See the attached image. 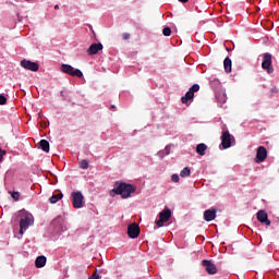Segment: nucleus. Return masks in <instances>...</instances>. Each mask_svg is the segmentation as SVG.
<instances>
[{
  "mask_svg": "<svg viewBox=\"0 0 279 279\" xmlns=\"http://www.w3.org/2000/svg\"><path fill=\"white\" fill-rule=\"evenodd\" d=\"M223 66H225L226 73H232V60L230 59V57H227L225 59Z\"/></svg>",
  "mask_w": 279,
  "mask_h": 279,
  "instance_id": "6ab92c4d",
  "label": "nucleus"
},
{
  "mask_svg": "<svg viewBox=\"0 0 279 279\" xmlns=\"http://www.w3.org/2000/svg\"><path fill=\"white\" fill-rule=\"evenodd\" d=\"M26 1H29V0H26Z\"/></svg>",
  "mask_w": 279,
  "mask_h": 279,
  "instance_id": "f704fd0d",
  "label": "nucleus"
},
{
  "mask_svg": "<svg viewBox=\"0 0 279 279\" xmlns=\"http://www.w3.org/2000/svg\"><path fill=\"white\" fill-rule=\"evenodd\" d=\"M50 228L52 230V234H62L66 230V221H64V217L58 216L52 220Z\"/></svg>",
  "mask_w": 279,
  "mask_h": 279,
  "instance_id": "7ed1b4c3",
  "label": "nucleus"
},
{
  "mask_svg": "<svg viewBox=\"0 0 279 279\" xmlns=\"http://www.w3.org/2000/svg\"><path fill=\"white\" fill-rule=\"evenodd\" d=\"M199 84H194L190 89L186 92L185 96L181 98L182 104H189V101L193 100L195 97V93H198Z\"/></svg>",
  "mask_w": 279,
  "mask_h": 279,
  "instance_id": "0eeeda50",
  "label": "nucleus"
},
{
  "mask_svg": "<svg viewBox=\"0 0 279 279\" xmlns=\"http://www.w3.org/2000/svg\"><path fill=\"white\" fill-rule=\"evenodd\" d=\"M88 279H99V274L94 272Z\"/></svg>",
  "mask_w": 279,
  "mask_h": 279,
  "instance_id": "c756f323",
  "label": "nucleus"
},
{
  "mask_svg": "<svg viewBox=\"0 0 279 279\" xmlns=\"http://www.w3.org/2000/svg\"><path fill=\"white\" fill-rule=\"evenodd\" d=\"M180 3H189V0H179Z\"/></svg>",
  "mask_w": 279,
  "mask_h": 279,
  "instance_id": "473e14b6",
  "label": "nucleus"
},
{
  "mask_svg": "<svg viewBox=\"0 0 279 279\" xmlns=\"http://www.w3.org/2000/svg\"><path fill=\"white\" fill-rule=\"evenodd\" d=\"M59 8H60V7H59L58 4L54 5V10H59Z\"/></svg>",
  "mask_w": 279,
  "mask_h": 279,
  "instance_id": "72a5a7b5",
  "label": "nucleus"
},
{
  "mask_svg": "<svg viewBox=\"0 0 279 279\" xmlns=\"http://www.w3.org/2000/svg\"><path fill=\"white\" fill-rule=\"evenodd\" d=\"M62 198V193L54 194L49 198L50 204H58L60 199Z\"/></svg>",
  "mask_w": 279,
  "mask_h": 279,
  "instance_id": "4be33fe9",
  "label": "nucleus"
},
{
  "mask_svg": "<svg viewBox=\"0 0 279 279\" xmlns=\"http://www.w3.org/2000/svg\"><path fill=\"white\" fill-rule=\"evenodd\" d=\"M171 154V146L167 145L165 149H161L157 153L159 158H165V156H169Z\"/></svg>",
  "mask_w": 279,
  "mask_h": 279,
  "instance_id": "aec40b11",
  "label": "nucleus"
},
{
  "mask_svg": "<svg viewBox=\"0 0 279 279\" xmlns=\"http://www.w3.org/2000/svg\"><path fill=\"white\" fill-rule=\"evenodd\" d=\"M217 218V210L216 209H207L204 211V219L205 221H214Z\"/></svg>",
  "mask_w": 279,
  "mask_h": 279,
  "instance_id": "dca6fc26",
  "label": "nucleus"
},
{
  "mask_svg": "<svg viewBox=\"0 0 279 279\" xmlns=\"http://www.w3.org/2000/svg\"><path fill=\"white\" fill-rule=\"evenodd\" d=\"M3 156H5V150H2L0 148V162H1V160H3Z\"/></svg>",
  "mask_w": 279,
  "mask_h": 279,
  "instance_id": "7c9ffc66",
  "label": "nucleus"
},
{
  "mask_svg": "<svg viewBox=\"0 0 279 279\" xmlns=\"http://www.w3.org/2000/svg\"><path fill=\"white\" fill-rule=\"evenodd\" d=\"M11 197H13L15 199V202H19L21 194L19 192H12Z\"/></svg>",
  "mask_w": 279,
  "mask_h": 279,
  "instance_id": "cd10ccee",
  "label": "nucleus"
},
{
  "mask_svg": "<svg viewBox=\"0 0 279 279\" xmlns=\"http://www.w3.org/2000/svg\"><path fill=\"white\" fill-rule=\"evenodd\" d=\"M181 178H189L191 175V169L189 167H185L183 170L180 172Z\"/></svg>",
  "mask_w": 279,
  "mask_h": 279,
  "instance_id": "5701e85b",
  "label": "nucleus"
},
{
  "mask_svg": "<svg viewBox=\"0 0 279 279\" xmlns=\"http://www.w3.org/2000/svg\"><path fill=\"white\" fill-rule=\"evenodd\" d=\"M39 147L43 149V151H46V154H49V142L47 140H41L39 142Z\"/></svg>",
  "mask_w": 279,
  "mask_h": 279,
  "instance_id": "412c9836",
  "label": "nucleus"
},
{
  "mask_svg": "<svg viewBox=\"0 0 279 279\" xmlns=\"http://www.w3.org/2000/svg\"><path fill=\"white\" fill-rule=\"evenodd\" d=\"M123 39H124V40H128V39H130V34H128V33H124V34H123Z\"/></svg>",
  "mask_w": 279,
  "mask_h": 279,
  "instance_id": "2f4dec72",
  "label": "nucleus"
},
{
  "mask_svg": "<svg viewBox=\"0 0 279 279\" xmlns=\"http://www.w3.org/2000/svg\"><path fill=\"white\" fill-rule=\"evenodd\" d=\"M163 36H171V28L170 27H165L162 29Z\"/></svg>",
  "mask_w": 279,
  "mask_h": 279,
  "instance_id": "bb28decb",
  "label": "nucleus"
},
{
  "mask_svg": "<svg viewBox=\"0 0 279 279\" xmlns=\"http://www.w3.org/2000/svg\"><path fill=\"white\" fill-rule=\"evenodd\" d=\"M232 141H234V136H232L229 131H223L221 135L222 148L230 149V147H232Z\"/></svg>",
  "mask_w": 279,
  "mask_h": 279,
  "instance_id": "1a4fd4ad",
  "label": "nucleus"
},
{
  "mask_svg": "<svg viewBox=\"0 0 279 279\" xmlns=\"http://www.w3.org/2000/svg\"><path fill=\"white\" fill-rule=\"evenodd\" d=\"M78 167H80L81 169H88V167H89L88 160H86V159L81 160V161L78 162Z\"/></svg>",
  "mask_w": 279,
  "mask_h": 279,
  "instance_id": "b1692460",
  "label": "nucleus"
},
{
  "mask_svg": "<svg viewBox=\"0 0 279 279\" xmlns=\"http://www.w3.org/2000/svg\"><path fill=\"white\" fill-rule=\"evenodd\" d=\"M217 99H218V101H221L222 104H226L228 97L226 96V93H223L221 97H219V95H218Z\"/></svg>",
  "mask_w": 279,
  "mask_h": 279,
  "instance_id": "a878e982",
  "label": "nucleus"
},
{
  "mask_svg": "<svg viewBox=\"0 0 279 279\" xmlns=\"http://www.w3.org/2000/svg\"><path fill=\"white\" fill-rule=\"evenodd\" d=\"M171 180H172V182L178 183V182H180V175H178V174H172V175H171Z\"/></svg>",
  "mask_w": 279,
  "mask_h": 279,
  "instance_id": "c85d7f7f",
  "label": "nucleus"
},
{
  "mask_svg": "<svg viewBox=\"0 0 279 279\" xmlns=\"http://www.w3.org/2000/svg\"><path fill=\"white\" fill-rule=\"evenodd\" d=\"M171 219V209L165 208L160 214H159V219L156 221V225L158 228H162L167 221Z\"/></svg>",
  "mask_w": 279,
  "mask_h": 279,
  "instance_id": "6e6552de",
  "label": "nucleus"
},
{
  "mask_svg": "<svg viewBox=\"0 0 279 279\" xmlns=\"http://www.w3.org/2000/svg\"><path fill=\"white\" fill-rule=\"evenodd\" d=\"M265 160H267V148H265V146H259L257 148L255 162L259 165L260 162H265Z\"/></svg>",
  "mask_w": 279,
  "mask_h": 279,
  "instance_id": "f8f14e48",
  "label": "nucleus"
},
{
  "mask_svg": "<svg viewBox=\"0 0 279 279\" xmlns=\"http://www.w3.org/2000/svg\"><path fill=\"white\" fill-rule=\"evenodd\" d=\"M21 66L23 69H25L26 71H33L36 73V71H38V69H40V65H38L37 62H34V61H31V60H27V59H23L21 61Z\"/></svg>",
  "mask_w": 279,
  "mask_h": 279,
  "instance_id": "9d476101",
  "label": "nucleus"
},
{
  "mask_svg": "<svg viewBox=\"0 0 279 279\" xmlns=\"http://www.w3.org/2000/svg\"><path fill=\"white\" fill-rule=\"evenodd\" d=\"M72 197V205L74 208H84V194L82 192H72L71 194Z\"/></svg>",
  "mask_w": 279,
  "mask_h": 279,
  "instance_id": "39448f33",
  "label": "nucleus"
},
{
  "mask_svg": "<svg viewBox=\"0 0 279 279\" xmlns=\"http://www.w3.org/2000/svg\"><path fill=\"white\" fill-rule=\"evenodd\" d=\"M61 71L62 73H66V75H71L72 77H84V73H82L80 69H75L70 64H62Z\"/></svg>",
  "mask_w": 279,
  "mask_h": 279,
  "instance_id": "20e7f679",
  "label": "nucleus"
},
{
  "mask_svg": "<svg viewBox=\"0 0 279 279\" xmlns=\"http://www.w3.org/2000/svg\"><path fill=\"white\" fill-rule=\"evenodd\" d=\"M202 265L205 268V271L210 276H215V274H217V265H215L213 260L203 259Z\"/></svg>",
  "mask_w": 279,
  "mask_h": 279,
  "instance_id": "9b49d317",
  "label": "nucleus"
},
{
  "mask_svg": "<svg viewBox=\"0 0 279 279\" xmlns=\"http://www.w3.org/2000/svg\"><path fill=\"white\" fill-rule=\"evenodd\" d=\"M128 234L130 239H138V234H141V228L136 223L129 225Z\"/></svg>",
  "mask_w": 279,
  "mask_h": 279,
  "instance_id": "ddd939ff",
  "label": "nucleus"
},
{
  "mask_svg": "<svg viewBox=\"0 0 279 279\" xmlns=\"http://www.w3.org/2000/svg\"><path fill=\"white\" fill-rule=\"evenodd\" d=\"M45 265H47V257H45V255H40L35 259V267H37V269L45 267Z\"/></svg>",
  "mask_w": 279,
  "mask_h": 279,
  "instance_id": "f3484780",
  "label": "nucleus"
},
{
  "mask_svg": "<svg viewBox=\"0 0 279 279\" xmlns=\"http://www.w3.org/2000/svg\"><path fill=\"white\" fill-rule=\"evenodd\" d=\"M271 53L266 52L263 56L262 69L266 71L269 75L274 73V68L271 66Z\"/></svg>",
  "mask_w": 279,
  "mask_h": 279,
  "instance_id": "423d86ee",
  "label": "nucleus"
},
{
  "mask_svg": "<svg viewBox=\"0 0 279 279\" xmlns=\"http://www.w3.org/2000/svg\"><path fill=\"white\" fill-rule=\"evenodd\" d=\"M104 50V45L101 43L98 44H92L89 48L87 49L88 56H97V52Z\"/></svg>",
  "mask_w": 279,
  "mask_h": 279,
  "instance_id": "2eb2a0df",
  "label": "nucleus"
},
{
  "mask_svg": "<svg viewBox=\"0 0 279 279\" xmlns=\"http://www.w3.org/2000/svg\"><path fill=\"white\" fill-rule=\"evenodd\" d=\"M20 217V234L23 236L31 226H34V215L25 209L19 211Z\"/></svg>",
  "mask_w": 279,
  "mask_h": 279,
  "instance_id": "f03ea898",
  "label": "nucleus"
},
{
  "mask_svg": "<svg viewBox=\"0 0 279 279\" xmlns=\"http://www.w3.org/2000/svg\"><path fill=\"white\" fill-rule=\"evenodd\" d=\"M257 221H259V223H264L265 226H271V220H269L267 211L263 209L257 211Z\"/></svg>",
  "mask_w": 279,
  "mask_h": 279,
  "instance_id": "4468645a",
  "label": "nucleus"
},
{
  "mask_svg": "<svg viewBox=\"0 0 279 279\" xmlns=\"http://www.w3.org/2000/svg\"><path fill=\"white\" fill-rule=\"evenodd\" d=\"M117 186L112 190V193L116 195H121L122 199H128L132 197V193H136V185L125 183V182H116Z\"/></svg>",
  "mask_w": 279,
  "mask_h": 279,
  "instance_id": "f257e3e1",
  "label": "nucleus"
},
{
  "mask_svg": "<svg viewBox=\"0 0 279 279\" xmlns=\"http://www.w3.org/2000/svg\"><path fill=\"white\" fill-rule=\"evenodd\" d=\"M8 104V98L3 94H0V106H5Z\"/></svg>",
  "mask_w": 279,
  "mask_h": 279,
  "instance_id": "393cba45",
  "label": "nucleus"
},
{
  "mask_svg": "<svg viewBox=\"0 0 279 279\" xmlns=\"http://www.w3.org/2000/svg\"><path fill=\"white\" fill-rule=\"evenodd\" d=\"M206 149H208V146L206 144H198L196 146V154H198V156H206Z\"/></svg>",
  "mask_w": 279,
  "mask_h": 279,
  "instance_id": "a211bd4d",
  "label": "nucleus"
}]
</instances>
